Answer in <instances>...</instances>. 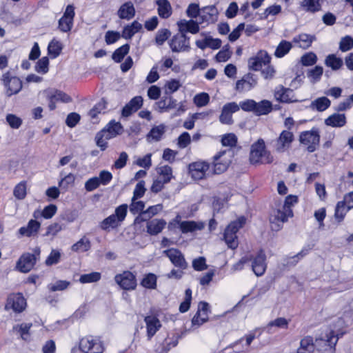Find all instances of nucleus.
<instances>
[{
  "instance_id": "35",
  "label": "nucleus",
  "mask_w": 353,
  "mask_h": 353,
  "mask_svg": "<svg viewBox=\"0 0 353 353\" xmlns=\"http://www.w3.org/2000/svg\"><path fill=\"white\" fill-rule=\"evenodd\" d=\"M102 130L105 131L107 135H109L110 139H112L122 132V126L119 122L112 121Z\"/></svg>"
},
{
  "instance_id": "6",
  "label": "nucleus",
  "mask_w": 353,
  "mask_h": 353,
  "mask_svg": "<svg viewBox=\"0 0 353 353\" xmlns=\"http://www.w3.org/2000/svg\"><path fill=\"white\" fill-rule=\"evenodd\" d=\"M40 248H36L33 253H25L19 259L17 263V269L21 272H28L30 271L39 259Z\"/></svg>"
},
{
  "instance_id": "17",
  "label": "nucleus",
  "mask_w": 353,
  "mask_h": 353,
  "mask_svg": "<svg viewBox=\"0 0 353 353\" xmlns=\"http://www.w3.org/2000/svg\"><path fill=\"white\" fill-rule=\"evenodd\" d=\"M294 139L292 132L283 130L276 141L275 148L279 152H283L288 150Z\"/></svg>"
},
{
  "instance_id": "24",
  "label": "nucleus",
  "mask_w": 353,
  "mask_h": 353,
  "mask_svg": "<svg viewBox=\"0 0 353 353\" xmlns=\"http://www.w3.org/2000/svg\"><path fill=\"white\" fill-rule=\"evenodd\" d=\"M179 228L183 233L193 232L197 230H201L204 228V224L202 222H196L194 221H177Z\"/></svg>"
},
{
  "instance_id": "2",
  "label": "nucleus",
  "mask_w": 353,
  "mask_h": 353,
  "mask_svg": "<svg viewBox=\"0 0 353 353\" xmlns=\"http://www.w3.org/2000/svg\"><path fill=\"white\" fill-rule=\"evenodd\" d=\"M245 218L241 216L236 221L231 222L225 228L224 232V240L228 248L234 250L239 245L236 232L245 223Z\"/></svg>"
},
{
  "instance_id": "43",
  "label": "nucleus",
  "mask_w": 353,
  "mask_h": 353,
  "mask_svg": "<svg viewBox=\"0 0 353 353\" xmlns=\"http://www.w3.org/2000/svg\"><path fill=\"white\" fill-rule=\"evenodd\" d=\"M348 210L346 204H345L343 201L338 202L335 208V219H337L339 222L342 221Z\"/></svg>"
},
{
  "instance_id": "31",
  "label": "nucleus",
  "mask_w": 353,
  "mask_h": 353,
  "mask_svg": "<svg viewBox=\"0 0 353 353\" xmlns=\"http://www.w3.org/2000/svg\"><path fill=\"white\" fill-rule=\"evenodd\" d=\"M325 123L332 127H342L345 124L346 119L343 114L334 113L326 119Z\"/></svg>"
},
{
  "instance_id": "55",
  "label": "nucleus",
  "mask_w": 353,
  "mask_h": 353,
  "mask_svg": "<svg viewBox=\"0 0 353 353\" xmlns=\"http://www.w3.org/2000/svg\"><path fill=\"white\" fill-rule=\"evenodd\" d=\"M49 59L47 57H43L39 59L36 65V70L42 74H46L48 71Z\"/></svg>"
},
{
  "instance_id": "63",
  "label": "nucleus",
  "mask_w": 353,
  "mask_h": 353,
  "mask_svg": "<svg viewBox=\"0 0 353 353\" xmlns=\"http://www.w3.org/2000/svg\"><path fill=\"white\" fill-rule=\"evenodd\" d=\"M31 323H22L19 325L14 327V329L17 330L20 333L21 338L23 340H27L28 336L29 335V330L31 327Z\"/></svg>"
},
{
  "instance_id": "22",
  "label": "nucleus",
  "mask_w": 353,
  "mask_h": 353,
  "mask_svg": "<svg viewBox=\"0 0 353 353\" xmlns=\"http://www.w3.org/2000/svg\"><path fill=\"white\" fill-rule=\"evenodd\" d=\"M173 52H183L188 50V42L183 35L174 36L170 43Z\"/></svg>"
},
{
  "instance_id": "7",
  "label": "nucleus",
  "mask_w": 353,
  "mask_h": 353,
  "mask_svg": "<svg viewBox=\"0 0 353 353\" xmlns=\"http://www.w3.org/2000/svg\"><path fill=\"white\" fill-rule=\"evenodd\" d=\"M2 81L8 96L18 93L22 88L21 81L18 77L12 76L8 72L3 74Z\"/></svg>"
},
{
  "instance_id": "40",
  "label": "nucleus",
  "mask_w": 353,
  "mask_h": 353,
  "mask_svg": "<svg viewBox=\"0 0 353 353\" xmlns=\"http://www.w3.org/2000/svg\"><path fill=\"white\" fill-rule=\"evenodd\" d=\"M292 92L290 90H285L283 88L278 89L275 92V98L277 101H279L283 103H290L292 102V100L290 98Z\"/></svg>"
},
{
  "instance_id": "38",
  "label": "nucleus",
  "mask_w": 353,
  "mask_h": 353,
  "mask_svg": "<svg viewBox=\"0 0 353 353\" xmlns=\"http://www.w3.org/2000/svg\"><path fill=\"white\" fill-rule=\"evenodd\" d=\"M331 105L330 100L325 97H319L311 103L310 108L312 109H316L317 110H325L330 108Z\"/></svg>"
},
{
  "instance_id": "54",
  "label": "nucleus",
  "mask_w": 353,
  "mask_h": 353,
  "mask_svg": "<svg viewBox=\"0 0 353 353\" xmlns=\"http://www.w3.org/2000/svg\"><path fill=\"white\" fill-rule=\"evenodd\" d=\"M288 320L283 317H279L274 319V321L269 322L267 325V328L270 329L273 326L277 327L279 328H288Z\"/></svg>"
},
{
  "instance_id": "12",
  "label": "nucleus",
  "mask_w": 353,
  "mask_h": 353,
  "mask_svg": "<svg viewBox=\"0 0 353 353\" xmlns=\"http://www.w3.org/2000/svg\"><path fill=\"white\" fill-rule=\"evenodd\" d=\"M26 306V301L21 294H10L5 306L6 310L12 309L15 312H21Z\"/></svg>"
},
{
  "instance_id": "53",
  "label": "nucleus",
  "mask_w": 353,
  "mask_h": 353,
  "mask_svg": "<svg viewBox=\"0 0 353 353\" xmlns=\"http://www.w3.org/2000/svg\"><path fill=\"white\" fill-rule=\"evenodd\" d=\"M14 196L18 199H23L26 195V182H21L17 184L13 192Z\"/></svg>"
},
{
  "instance_id": "58",
  "label": "nucleus",
  "mask_w": 353,
  "mask_h": 353,
  "mask_svg": "<svg viewBox=\"0 0 353 353\" xmlns=\"http://www.w3.org/2000/svg\"><path fill=\"white\" fill-rule=\"evenodd\" d=\"M6 121L13 129H18L22 124V119L14 114H9L6 116Z\"/></svg>"
},
{
  "instance_id": "32",
  "label": "nucleus",
  "mask_w": 353,
  "mask_h": 353,
  "mask_svg": "<svg viewBox=\"0 0 353 353\" xmlns=\"http://www.w3.org/2000/svg\"><path fill=\"white\" fill-rule=\"evenodd\" d=\"M225 152H226L225 151L220 152L218 154H216L214 157V172L215 174H221V173L225 172L228 169V168L230 163V160L224 161L223 162L219 161V160L221 159V157L223 154H225Z\"/></svg>"
},
{
  "instance_id": "26",
  "label": "nucleus",
  "mask_w": 353,
  "mask_h": 353,
  "mask_svg": "<svg viewBox=\"0 0 353 353\" xmlns=\"http://www.w3.org/2000/svg\"><path fill=\"white\" fill-rule=\"evenodd\" d=\"M120 19L130 20L135 14V8L132 2H126L121 6L117 11Z\"/></svg>"
},
{
  "instance_id": "15",
  "label": "nucleus",
  "mask_w": 353,
  "mask_h": 353,
  "mask_svg": "<svg viewBox=\"0 0 353 353\" xmlns=\"http://www.w3.org/2000/svg\"><path fill=\"white\" fill-rule=\"evenodd\" d=\"M80 350L85 353H90L93 351H103L102 343L97 339L92 337L83 338L79 342Z\"/></svg>"
},
{
  "instance_id": "47",
  "label": "nucleus",
  "mask_w": 353,
  "mask_h": 353,
  "mask_svg": "<svg viewBox=\"0 0 353 353\" xmlns=\"http://www.w3.org/2000/svg\"><path fill=\"white\" fill-rule=\"evenodd\" d=\"M129 50L130 46L128 44L121 46L114 52L112 54V59L116 62H120L125 55L128 53Z\"/></svg>"
},
{
  "instance_id": "29",
  "label": "nucleus",
  "mask_w": 353,
  "mask_h": 353,
  "mask_svg": "<svg viewBox=\"0 0 353 353\" xmlns=\"http://www.w3.org/2000/svg\"><path fill=\"white\" fill-rule=\"evenodd\" d=\"M166 222L163 219H153L147 223V232L151 235L160 233L165 228Z\"/></svg>"
},
{
  "instance_id": "20",
  "label": "nucleus",
  "mask_w": 353,
  "mask_h": 353,
  "mask_svg": "<svg viewBox=\"0 0 353 353\" xmlns=\"http://www.w3.org/2000/svg\"><path fill=\"white\" fill-rule=\"evenodd\" d=\"M315 39L316 37L314 35L301 33L294 37L293 38L292 42L299 48L307 49L311 46L312 43L314 41H315Z\"/></svg>"
},
{
  "instance_id": "30",
  "label": "nucleus",
  "mask_w": 353,
  "mask_h": 353,
  "mask_svg": "<svg viewBox=\"0 0 353 353\" xmlns=\"http://www.w3.org/2000/svg\"><path fill=\"white\" fill-rule=\"evenodd\" d=\"M218 14V10L214 6H209L201 10L200 17L203 21H214Z\"/></svg>"
},
{
  "instance_id": "3",
  "label": "nucleus",
  "mask_w": 353,
  "mask_h": 353,
  "mask_svg": "<svg viewBox=\"0 0 353 353\" xmlns=\"http://www.w3.org/2000/svg\"><path fill=\"white\" fill-rule=\"evenodd\" d=\"M250 160L252 163L259 162L270 163L273 161L272 157L265 150V142L263 139H259L252 145Z\"/></svg>"
},
{
  "instance_id": "45",
  "label": "nucleus",
  "mask_w": 353,
  "mask_h": 353,
  "mask_svg": "<svg viewBox=\"0 0 353 353\" xmlns=\"http://www.w3.org/2000/svg\"><path fill=\"white\" fill-rule=\"evenodd\" d=\"M141 284L145 288L156 289L157 288V276L152 273H149L145 276L141 281Z\"/></svg>"
},
{
  "instance_id": "52",
  "label": "nucleus",
  "mask_w": 353,
  "mask_h": 353,
  "mask_svg": "<svg viewBox=\"0 0 353 353\" xmlns=\"http://www.w3.org/2000/svg\"><path fill=\"white\" fill-rule=\"evenodd\" d=\"M181 84L179 80L170 79L168 81L165 85V92L168 94H172L177 91Z\"/></svg>"
},
{
  "instance_id": "60",
  "label": "nucleus",
  "mask_w": 353,
  "mask_h": 353,
  "mask_svg": "<svg viewBox=\"0 0 353 353\" xmlns=\"http://www.w3.org/2000/svg\"><path fill=\"white\" fill-rule=\"evenodd\" d=\"M237 142V137L232 133L224 135L221 139V143L224 146L234 147Z\"/></svg>"
},
{
  "instance_id": "23",
  "label": "nucleus",
  "mask_w": 353,
  "mask_h": 353,
  "mask_svg": "<svg viewBox=\"0 0 353 353\" xmlns=\"http://www.w3.org/2000/svg\"><path fill=\"white\" fill-rule=\"evenodd\" d=\"M299 5L301 10L311 13L319 12L321 9V0H300Z\"/></svg>"
},
{
  "instance_id": "13",
  "label": "nucleus",
  "mask_w": 353,
  "mask_h": 353,
  "mask_svg": "<svg viewBox=\"0 0 353 353\" xmlns=\"http://www.w3.org/2000/svg\"><path fill=\"white\" fill-rule=\"evenodd\" d=\"M163 253L168 256L172 264L179 269L185 270L188 268V263L183 254L177 249L171 248L163 251Z\"/></svg>"
},
{
  "instance_id": "25",
  "label": "nucleus",
  "mask_w": 353,
  "mask_h": 353,
  "mask_svg": "<svg viewBox=\"0 0 353 353\" xmlns=\"http://www.w3.org/2000/svg\"><path fill=\"white\" fill-rule=\"evenodd\" d=\"M157 13L163 19L169 18L172 14V8L168 0L156 1Z\"/></svg>"
},
{
  "instance_id": "18",
  "label": "nucleus",
  "mask_w": 353,
  "mask_h": 353,
  "mask_svg": "<svg viewBox=\"0 0 353 353\" xmlns=\"http://www.w3.org/2000/svg\"><path fill=\"white\" fill-rule=\"evenodd\" d=\"M208 170L209 165L205 162L198 161L189 165V172L196 180L203 179Z\"/></svg>"
},
{
  "instance_id": "37",
  "label": "nucleus",
  "mask_w": 353,
  "mask_h": 353,
  "mask_svg": "<svg viewBox=\"0 0 353 353\" xmlns=\"http://www.w3.org/2000/svg\"><path fill=\"white\" fill-rule=\"evenodd\" d=\"M157 173L159 176L157 179H160L163 182L168 183L170 181L172 176V170L171 167L168 165L161 166L157 168Z\"/></svg>"
},
{
  "instance_id": "36",
  "label": "nucleus",
  "mask_w": 353,
  "mask_h": 353,
  "mask_svg": "<svg viewBox=\"0 0 353 353\" xmlns=\"http://www.w3.org/2000/svg\"><path fill=\"white\" fill-rule=\"evenodd\" d=\"M63 44L56 39H53L48 46V54L52 58L57 57L61 54Z\"/></svg>"
},
{
  "instance_id": "4",
  "label": "nucleus",
  "mask_w": 353,
  "mask_h": 353,
  "mask_svg": "<svg viewBox=\"0 0 353 353\" xmlns=\"http://www.w3.org/2000/svg\"><path fill=\"white\" fill-rule=\"evenodd\" d=\"M128 205L123 204L115 209L114 214L105 218L101 223V228L103 230H108L110 228H115L120 225L126 216Z\"/></svg>"
},
{
  "instance_id": "16",
  "label": "nucleus",
  "mask_w": 353,
  "mask_h": 353,
  "mask_svg": "<svg viewBox=\"0 0 353 353\" xmlns=\"http://www.w3.org/2000/svg\"><path fill=\"white\" fill-rule=\"evenodd\" d=\"M292 210L290 208L278 209L274 211V215L270 218V223L272 228L274 230H279L280 225L276 223V221L284 223L288 221V217L292 216Z\"/></svg>"
},
{
  "instance_id": "62",
  "label": "nucleus",
  "mask_w": 353,
  "mask_h": 353,
  "mask_svg": "<svg viewBox=\"0 0 353 353\" xmlns=\"http://www.w3.org/2000/svg\"><path fill=\"white\" fill-rule=\"evenodd\" d=\"M209 95L207 93L202 92L196 95L194 98V103L199 108L205 105L209 102Z\"/></svg>"
},
{
  "instance_id": "48",
  "label": "nucleus",
  "mask_w": 353,
  "mask_h": 353,
  "mask_svg": "<svg viewBox=\"0 0 353 353\" xmlns=\"http://www.w3.org/2000/svg\"><path fill=\"white\" fill-rule=\"evenodd\" d=\"M90 248V241L85 237L81 239L78 242L72 246V250L78 252L79 250L85 252Z\"/></svg>"
},
{
  "instance_id": "10",
  "label": "nucleus",
  "mask_w": 353,
  "mask_h": 353,
  "mask_svg": "<svg viewBox=\"0 0 353 353\" xmlns=\"http://www.w3.org/2000/svg\"><path fill=\"white\" fill-rule=\"evenodd\" d=\"M74 8L72 5H68L63 15L59 20V29L63 32H69L73 26L74 17Z\"/></svg>"
},
{
  "instance_id": "8",
  "label": "nucleus",
  "mask_w": 353,
  "mask_h": 353,
  "mask_svg": "<svg viewBox=\"0 0 353 353\" xmlns=\"http://www.w3.org/2000/svg\"><path fill=\"white\" fill-rule=\"evenodd\" d=\"M271 57L265 50H259L257 54L249 59L248 67L250 70L258 71L270 63Z\"/></svg>"
},
{
  "instance_id": "46",
  "label": "nucleus",
  "mask_w": 353,
  "mask_h": 353,
  "mask_svg": "<svg viewBox=\"0 0 353 353\" xmlns=\"http://www.w3.org/2000/svg\"><path fill=\"white\" fill-rule=\"evenodd\" d=\"M143 99L141 97L137 96L134 97L125 106L123 110H138L142 107Z\"/></svg>"
},
{
  "instance_id": "9",
  "label": "nucleus",
  "mask_w": 353,
  "mask_h": 353,
  "mask_svg": "<svg viewBox=\"0 0 353 353\" xmlns=\"http://www.w3.org/2000/svg\"><path fill=\"white\" fill-rule=\"evenodd\" d=\"M114 279L116 283L123 290H132L137 286L136 277L129 271H125L122 274L116 275Z\"/></svg>"
},
{
  "instance_id": "33",
  "label": "nucleus",
  "mask_w": 353,
  "mask_h": 353,
  "mask_svg": "<svg viewBox=\"0 0 353 353\" xmlns=\"http://www.w3.org/2000/svg\"><path fill=\"white\" fill-rule=\"evenodd\" d=\"M314 351V345L313 339L311 336L303 338L300 343V347L297 350V353H313Z\"/></svg>"
},
{
  "instance_id": "56",
  "label": "nucleus",
  "mask_w": 353,
  "mask_h": 353,
  "mask_svg": "<svg viewBox=\"0 0 353 353\" xmlns=\"http://www.w3.org/2000/svg\"><path fill=\"white\" fill-rule=\"evenodd\" d=\"M61 252L57 250H52L50 255L46 260V265H52L59 262L61 258Z\"/></svg>"
},
{
  "instance_id": "21",
  "label": "nucleus",
  "mask_w": 353,
  "mask_h": 353,
  "mask_svg": "<svg viewBox=\"0 0 353 353\" xmlns=\"http://www.w3.org/2000/svg\"><path fill=\"white\" fill-rule=\"evenodd\" d=\"M179 30L181 33L190 32L196 34L199 31L198 23L193 20L181 19L177 22Z\"/></svg>"
},
{
  "instance_id": "19",
  "label": "nucleus",
  "mask_w": 353,
  "mask_h": 353,
  "mask_svg": "<svg viewBox=\"0 0 353 353\" xmlns=\"http://www.w3.org/2000/svg\"><path fill=\"white\" fill-rule=\"evenodd\" d=\"M209 311V304L201 301L198 306V310L192 319V325H201L208 320V313Z\"/></svg>"
},
{
  "instance_id": "49",
  "label": "nucleus",
  "mask_w": 353,
  "mask_h": 353,
  "mask_svg": "<svg viewBox=\"0 0 353 353\" xmlns=\"http://www.w3.org/2000/svg\"><path fill=\"white\" fill-rule=\"evenodd\" d=\"M62 225L58 223H52L47 227L46 232L45 233L44 236L54 238L61 230H62Z\"/></svg>"
},
{
  "instance_id": "61",
  "label": "nucleus",
  "mask_w": 353,
  "mask_h": 353,
  "mask_svg": "<svg viewBox=\"0 0 353 353\" xmlns=\"http://www.w3.org/2000/svg\"><path fill=\"white\" fill-rule=\"evenodd\" d=\"M316 55L313 52H307L301 57V63L303 65L308 66L316 62Z\"/></svg>"
},
{
  "instance_id": "41",
  "label": "nucleus",
  "mask_w": 353,
  "mask_h": 353,
  "mask_svg": "<svg viewBox=\"0 0 353 353\" xmlns=\"http://www.w3.org/2000/svg\"><path fill=\"white\" fill-rule=\"evenodd\" d=\"M109 139H110V137L103 130L99 132L95 137L96 144L101 150H105L107 148V141Z\"/></svg>"
},
{
  "instance_id": "57",
  "label": "nucleus",
  "mask_w": 353,
  "mask_h": 353,
  "mask_svg": "<svg viewBox=\"0 0 353 353\" xmlns=\"http://www.w3.org/2000/svg\"><path fill=\"white\" fill-rule=\"evenodd\" d=\"M282 8L280 5L274 4L268 6L263 12V17L267 19L269 16H275L281 12Z\"/></svg>"
},
{
  "instance_id": "14",
  "label": "nucleus",
  "mask_w": 353,
  "mask_h": 353,
  "mask_svg": "<svg viewBox=\"0 0 353 353\" xmlns=\"http://www.w3.org/2000/svg\"><path fill=\"white\" fill-rule=\"evenodd\" d=\"M48 97L49 100L48 107L51 110L62 108L61 103L70 102L71 100L70 97L57 90L50 92Z\"/></svg>"
},
{
  "instance_id": "5",
  "label": "nucleus",
  "mask_w": 353,
  "mask_h": 353,
  "mask_svg": "<svg viewBox=\"0 0 353 353\" xmlns=\"http://www.w3.org/2000/svg\"><path fill=\"white\" fill-rule=\"evenodd\" d=\"M299 141L302 145L306 147V150L309 152H313L319 145V132L316 129L303 132L299 135Z\"/></svg>"
},
{
  "instance_id": "64",
  "label": "nucleus",
  "mask_w": 353,
  "mask_h": 353,
  "mask_svg": "<svg viewBox=\"0 0 353 353\" xmlns=\"http://www.w3.org/2000/svg\"><path fill=\"white\" fill-rule=\"evenodd\" d=\"M171 33L168 29L159 30L156 36V42L159 45L163 44L170 36Z\"/></svg>"
},
{
  "instance_id": "28",
  "label": "nucleus",
  "mask_w": 353,
  "mask_h": 353,
  "mask_svg": "<svg viewBox=\"0 0 353 353\" xmlns=\"http://www.w3.org/2000/svg\"><path fill=\"white\" fill-rule=\"evenodd\" d=\"M145 322L146 323L147 326V332L148 338L150 339L152 336H153L157 331L161 327V323L159 320L152 316H148L145 318Z\"/></svg>"
},
{
  "instance_id": "39",
  "label": "nucleus",
  "mask_w": 353,
  "mask_h": 353,
  "mask_svg": "<svg viewBox=\"0 0 353 353\" xmlns=\"http://www.w3.org/2000/svg\"><path fill=\"white\" fill-rule=\"evenodd\" d=\"M292 48V43L287 41H281L277 46L274 52V56L277 58H281L288 54Z\"/></svg>"
},
{
  "instance_id": "27",
  "label": "nucleus",
  "mask_w": 353,
  "mask_h": 353,
  "mask_svg": "<svg viewBox=\"0 0 353 353\" xmlns=\"http://www.w3.org/2000/svg\"><path fill=\"white\" fill-rule=\"evenodd\" d=\"M41 224L36 220L31 219L26 227L19 229V233L21 236H31L37 234Z\"/></svg>"
},
{
  "instance_id": "50",
  "label": "nucleus",
  "mask_w": 353,
  "mask_h": 353,
  "mask_svg": "<svg viewBox=\"0 0 353 353\" xmlns=\"http://www.w3.org/2000/svg\"><path fill=\"white\" fill-rule=\"evenodd\" d=\"M353 48V38L345 36L341 38L339 42V49L342 52H347Z\"/></svg>"
},
{
  "instance_id": "59",
  "label": "nucleus",
  "mask_w": 353,
  "mask_h": 353,
  "mask_svg": "<svg viewBox=\"0 0 353 353\" xmlns=\"http://www.w3.org/2000/svg\"><path fill=\"white\" fill-rule=\"evenodd\" d=\"M146 191V188H145V181H140L136 185L134 192L133 197L134 200H137L138 199L141 198Z\"/></svg>"
},
{
  "instance_id": "1",
  "label": "nucleus",
  "mask_w": 353,
  "mask_h": 353,
  "mask_svg": "<svg viewBox=\"0 0 353 353\" xmlns=\"http://www.w3.org/2000/svg\"><path fill=\"white\" fill-rule=\"evenodd\" d=\"M271 108V102L268 100H263L256 103L252 99H247L240 103V104L235 102L226 103L222 110H239L240 108L243 110H267Z\"/></svg>"
},
{
  "instance_id": "34",
  "label": "nucleus",
  "mask_w": 353,
  "mask_h": 353,
  "mask_svg": "<svg viewBox=\"0 0 353 353\" xmlns=\"http://www.w3.org/2000/svg\"><path fill=\"white\" fill-rule=\"evenodd\" d=\"M142 28V25L133 21L130 25L125 26L122 32V37L125 39H130L133 35L138 32Z\"/></svg>"
},
{
  "instance_id": "42",
  "label": "nucleus",
  "mask_w": 353,
  "mask_h": 353,
  "mask_svg": "<svg viewBox=\"0 0 353 353\" xmlns=\"http://www.w3.org/2000/svg\"><path fill=\"white\" fill-rule=\"evenodd\" d=\"M325 63L327 66L330 67L334 70L340 69L343 65L342 59L334 54L327 56Z\"/></svg>"
},
{
  "instance_id": "44",
  "label": "nucleus",
  "mask_w": 353,
  "mask_h": 353,
  "mask_svg": "<svg viewBox=\"0 0 353 353\" xmlns=\"http://www.w3.org/2000/svg\"><path fill=\"white\" fill-rule=\"evenodd\" d=\"M101 277V275L100 272H94L81 275L79 281L81 283H95L99 281Z\"/></svg>"
},
{
  "instance_id": "11",
  "label": "nucleus",
  "mask_w": 353,
  "mask_h": 353,
  "mask_svg": "<svg viewBox=\"0 0 353 353\" xmlns=\"http://www.w3.org/2000/svg\"><path fill=\"white\" fill-rule=\"evenodd\" d=\"M251 267L253 272L257 276L263 275L267 268L266 256L264 252L260 250L254 258L251 257Z\"/></svg>"
},
{
  "instance_id": "51",
  "label": "nucleus",
  "mask_w": 353,
  "mask_h": 353,
  "mask_svg": "<svg viewBox=\"0 0 353 353\" xmlns=\"http://www.w3.org/2000/svg\"><path fill=\"white\" fill-rule=\"evenodd\" d=\"M165 132V127L163 125H159L153 128L148 135V139H152L154 141L160 140L161 136Z\"/></svg>"
}]
</instances>
